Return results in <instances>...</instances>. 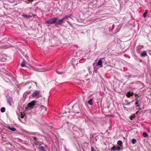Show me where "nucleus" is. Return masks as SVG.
Instances as JSON below:
<instances>
[{
    "mask_svg": "<svg viewBox=\"0 0 151 151\" xmlns=\"http://www.w3.org/2000/svg\"><path fill=\"white\" fill-rule=\"evenodd\" d=\"M93 68H95V63H93Z\"/></svg>",
    "mask_w": 151,
    "mask_h": 151,
    "instance_id": "obj_35",
    "label": "nucleus"
},
{
    "mask_svg": "<svg viewBox=\"0 0 151 151\" xmlns=\"http://www.w3.org/2000/svg\"><path fill=\"white\" fill-rule=\"evenodd\" d=\"M136 142H137V141L135 139H132V143L133 144H135Z\"/></svg>",
    "mask_w": 151,
    "mask_h": 151,
    "instance_id": "obj_24",
    "label": "nucleus"
},
{
    "mask_svg": "<svg viewBox=\"0 0 151 151\" xmlns=\"http://www.w3.org/2000/svg\"><path fill=\"white\" fill-rule=\"evenodd\" d=\"M34 142H35V144H38L37 143H39V141H38V139H37V140H35V141Z\"/></svg>",
    "mask_w": 151,
    "mask_h": 151,
    "instance_id": "obj_28",
    "label": "nucleus"
},
{
    "mask_svg": "<svg viewBox=\"0 0 151 151\" xmlns=\"http://www.w3.org/2000/svg\"><path fill=\"white\" fill-rule=\"evenodd\" d=\"M68 15L65 16L63 17L62 19L63 21L65 19H67L68 17Z\"/></svg>",
    "mask_w": 151,
    "mask_h": 151,
    "instance_id": "obj_26",
    "label": "nucleus"
},
{
    "mask_svg": "<svg viewBox=\"0 0 151 151\" xmlns=\"http://www.w3.org/2000/svg\"><path fill=\"white\" fill-rule=\"evenodd\" d=\"M148 13V11L147 10H145V12L143 14V16L144 18H145L146 17V15Z\"/></svg>",
    "mask_w": 151,
    "mask_h": 151,
    "instance_id": "obj_18",
    "label": "nucleus"
},
{
    "mask_svg": "<svg viewBox=\"0 0 151 151\" xmlns=\"http://www.w3.org/2000/svg\"><path fill=\"white\" fill-rule=\"evenodd\" d=\"M1 111L2 112H4L5 111V108L4 107H2L1 109Z\"/></svg>",
    "mask_w": 151,
    "mask_h": 151,
    "instance_id": "obj_23",
    "label": "nucleus"
},
{
    "mask_svg": "<svg viewBox=\"0 0 151 151\" xmlns=\"http://www.w3.org/2000/svg\"><path fill=\"white\" fill-rule=\"evenodd\" d=\"M35 83L37 85V83L36 82H35Z\"/></svg>",
    "mask_w": 151,
    "mask_h": 151,
    "instance_id": "obj_40",
    "label": "nucleus"
},
{
    "mask_svg": "<svg viewBox=\"0 0 151 151\" xmlns=\"http://www.w3.org/2000/svg\"><path fill=\"white\" fill-rule=\"evenodd\" d=\"M133 94L134 93L133 92L129 91L127 93L126 95L129 98L131 96H132Z\"/></svg>",
    "mask_w": 151,
    "mask_h": 151,
    "instance_id": "obj_11",
    "label": "nucleus"
},
{
    "mask_svg": "<svg viewBox=\"0 0 151 151\" xmlns=\"http://www.w3.org/2000/svg\"><path fill=\"white\" fill-rule=\"evenodd\" d=\"M39 149L40 151H45V147L42 146L41 145H39Z\"/></svg>",
    "mask_w": 151,
    "mask_h": 151,
    "instance_id": "obj_13",
    "label": "nucleus"
},
{
    "mask_svg": "<svg viewBox=\"0 0 151 151\" xmlns=\"http://www.w3.org/2000/svg\"><path fill=\"white\" fill-rule=\"evenodd\" d=\"M26 93H27V94H31V91H27Z\"/></svg>",
    "mask_w": 151,
    "mask_h": 151,
    "instance_id": "obj_29",
    "label": "nucleus"
},
{
    "mask_svg": "<svg viewBox=\"0 0 151 151\" xmlns=\"http://www.w3.org/2000/svg\"><path fill=\"white\" fill-rule=\"evenodd\" d=\"M143 47V46L142 45H139L138 46V47L137 51V52L139 53H140V50Z\"/></svg>",
    "mask_w": 151,
    "mask_h": 151,
    "instance_id": "obj_12",
    "label": "nucleus"
},
{
    "mask_svg": "<svg viewBox=\"0 0 151 151\" xmlns=\"http://www.w3.org/2000/svg\"><path fill=\"white\" fill-rule=\"evenodd\" d=\"M6 99L8 103L11 105V103L13 102L12 99L10 97H7Z\"/></svg>",
    "mask_w": 151,
    "mask_h": 151,
    "instance_id": "obj_9",
    "label": "nucleus"
},
{
    "mask_svg": "<svg viewBox=\"0 0 151 151\" xmlns=\"http://www.w3.org/2000/svg\"><path fill=\"white\" fill-rule=\"evenodd\" d=\"M147 55V54L145 51L143 52L141 54L140 56L142 57H144Z\"/></svg>",
    "mask_w": 151,
    "mask_h": 151,
    "instance_id": "obj_14",
    "label": "nucleus"
},
{
    "mask_svg": "<svg viewBox=\"0 0 151 151\" xmlns=\"http://www.w3.org/2000/svg\"><path fill=\"white\" fill-rule=\"evenodd\" d=\"M136 96H137V97H138L139 96H138V94H136Z\"/></svg>",
    "mask_w": 151,
    "mask_h": 151,
    "instance_id": "obj_38",
    "label": "nucleus"
},
{
    "mask_svg": "<svg viewBox=\"0 0 151 151\" xmlns=\"http://www.w3.org/2000/svg\"><path fill=\"white\" fill-rule=\"evenodd\" d=\"M134 118V116H132L131 117V118H130V119L131 120H132Z\"/></svg>",
    "mask_w": 151,
    "mask_h": 151,
    "instance_id": "obj_32",
    "label": "nucleus"
},
{
    "mask_svg": "<svg viewBox=\"0 0 151 151\" xmlns=\"http://www.w3.org/2000/svg\"><path fill=\"white\" fill-rule=\"evenodd\" d=\"M22 116H21V118H24V115H23L22 114Z\"/></svg>",
    "mask_w": 151,
    "mask_h": 151,
    "instance_id": "obj_33",
    "label": "nucleus"
},
{
    "mask_svg": "<svg viewBox=\"0 0 151 151\" xmlns=\"http://www.w3.org/2000/svg\"><path fill=\"white\" fill-rule=\"evenodd\" d=\"M120 147L118 146H113L111 149V150L113 151H119L120 150Z\"/></svg>",
    "mask_w": 151,
    "mask_h": 151,
    "instance_id": "obj_8",
    "label": "nucleus"
},
{
    "mask_svg": "<svg viewBox=\"0 0 151 151\" xmlns=\"http://www.w3.org/2000/svg\"><path fill=\"white\" fill-rule=\"evenodd\" d=\"M5 76H4V79L7 81H10L11 79L12 78V74L9 72H7L5 74Z\"/></svg>",
    "mask_w": 151,
    "mask_h": 151,
    "instance_id": "obj_2",
    "label": "nucleus"
},
{
    "mask_svg": "<svg viewBox=\"0 0 151 151\" xmlns=\"http://www.w3.org/2000/svg\"><path fill=\"white\" fill-rule=\"evenodd\" d=\"M26 63V61L25 60H23L21 64V66L22 67H24L26 66L25 64Z\"/></svg>",
    "mask_w": 151,
    "mask_h": 151,
    "instance_id": "obj_17",
    "label": "nucleus"
},
{
    "mask_svg": "<svg viewBox=\"0 0 151 151\" xmlns=\"http://www.w3.org/2000/svg\"><path fill=\"white\" fill-rule=\"evenodd\" d=\"M26 94V93H24V94Z\"/></svg>",
    "mask_w": 151,
    "mask_h": 151,
    "instance_id": "obj_41",
    "label": "nucleus"
},
{
    "mask_svg": "<svg viewBox=\"0 0 151 151\" xmlns=\"http://www.w3.org/2000/svg\"><path fill=\"white\" fill-rule=\"evenodd\" d=\"M57 72L59 74H61L62 73H63V72H62L61 73V72H59L58 71V70H57Z\"/></svg>",
    "mask_w": 151,
    "mask_h": 151,
    "instance_id": "obj_30",
    "label": "nucleus"
},
{
    "mask_svg": "<svg viewBox=\"0 0 151 151\" xmlns=\"http://www.w3.org/2000/svg\"><path fill=\"white\" fill-rule=\"evenodd\" d=\"M138 110L139 111L141 110V109L140 108H139Z\"/></svg>",
    "mask_w": 151,
    "mask_h": 151,
    "instance_id": "obj_36",
    "label": "nucleus"
},
{
    "mask_svg": "<svg viewBox=\"0 0 151 151\" xmlns=\"http://www.w3.org/2000/svg\"><path fill=\"white\" fill-rule=\"evenodd\" d=\"M35 14L34 15H33V16H35Z\"/></svg>",
    "mask_w": 151,
    "mask_h": 151,
    "instance_id": "obj_42",
    "label": "nucleus"
},
{
    "mask_svg": "<svg viewBox=\"0 0 151 151\" xmlns=\"http://www.w3.org/2000/svg\"><path fill=\"white\" fill-rule=\"evenodd\" d=\"M135 100L136 101L135 104H137L136 107H139L141 105L140 101H139V100L137 97L135 98Z\"/></svg>",
    "mask_w": 151,
    "mask_h": 151,
    "instance_id": "obj_7",
    "label": "nucleus"
},
{
    "mask_svg": "<svg viewBox=\"0 0 151 151\" xmlns=\"http://www.w3.org/2000/svg\"><path fill=\"white\" fill-rule=\"evenodd\" d=\"M55 24L56 25H61L63 23V21L62 19H58L57 17H55Z\"/></svg>",
    "mask_w": 151,
    "mask_h": 151,
    "instance_id": "obj_5",
    "label": "nucleus"
},
{
    "mask_svg": "<svg viewBox=\"0 0 151 151\" xmlns=\"http://www.w3.org/2000/svg\"><path fill=\"white\" fill-rule=\"evenodd\" d=\"M33 139H34V140H35H35H37V137H33Z\"/></svg>",
    "mask_w": 151,
    "mask_h": 151,
    "instance_id": "obj_31",
    "label": "nucleus"
},
{
    "mask_svg": "<svg viewBox=\"0 0 151 151\" xmlns=\"http://www.w3.org/2000/svg\"><path fill=\"white\" fill-rule=\"evenodd\" d=\"M125 103H127V104H126V105H129L131 103V102H129L127 100H125Z\"/></svg>",
    "mask_w": 151,
    "mask_h": 151,
    "instance_id": "obj_25",
    "label": "nucleus"
},
{
    "mask_svg": "<svg viewBox=\"0 0 151 151\" xmlns=\"http://www.w3.org/2000/svg\"><path fill=\"white\" fill-rule=\"evenodd\" d=\"M40 91L39 90L38 91H36L34 92L31 95L33 97H35L36 96H38L37 98H38L39 96V95L40 93Z\"/></svg>",
    "mask_w": 151,
    "mask_h": 151,
    "instance_id": "obj_6",
    "label": "nucleus"
},
{
    "mask_svg": "<svg viewBox=\"0 0 151 151\" xmlns=\"http://www.w3.org/2000/svg\"><path fill=\"white\" fill-rule=\"evenodd\" d=\"M142 135L143 137H145L147 138L148 137V135L147 133L145 132H144L143 133Z\"/></svg>",
    "mask_w": 151,
    "mask_h": 151,
    "instance_id": "obj_19",
    "label": "nucleus"
},
{
    "mask_svg": "<svg viewBox=\"0 0 151 151\" xmlns=\"http://www.w3.org/2000/svg\"><path fill=\"white\" fill-rule=\"evenodd\" d=\"M7 128L9 129L12 131L13 132L15 131L16 130V129L14 128H11L9 126L7 127Z\"/></svg>",
    "mask_w": 151,
    "mask_h": 151,
    "instance_id": "obj_15",
    "label": "nucleus"
},
{
    "mask_svg": "<svg viewBox=\"0 0 151 151\" xmlns=\"http://www.w3.org/2000/svg\"><path fill=\"white\" fill-rule=\"evenodd\" d=\"M117 144L119 146H122V141L121 140H119L117 142Z\"/></svg>",
    "mask_w": 151,
    "mask_h": 151,
    "instance_id": "obj_20",
    "label": "nucleus"
},
{
    "mask_svg": "<svg viewBox=\"0 0 151 151\" xmlns=\"http://www.w3.org/2000/svg\"><path fill=\"white\" fill-rule=\"evenodd\" d=\"M37 101L36 100L32 101L31 103H29L27 105L28 108L32 109L35 105V104L37 102Z\"/></svg>",
    "mask_w": 151,
    "mask_h": 151,
    "instance_id": "obj_4",
    "label": "nucleus"
},
{
    "mask_svg": "<svg viewBox=\"0 0 151 151\" xmlns=\"http://www.w3.org/2000/svg\"><path fill=\"white\" fill-rule=\"evenodd\" d=\"M22 16H23V17H24V18H29V16L27 15L26 14H23L22 15Z\"/></svg>",
    "mask_w": 151,
    "mask_h": 151,
    "instance_id": "obj_22",
    "label": "nucleus"
},
{
    "mask_svg": "<svg viewBox=\"0 0 151 151\" xmlns=\"http://www.w3.org/2000/svg\"><path fill=\"white\" fill-rule=\"evenodd\" d=\"M121 27L119 26H117L114 27V24L113 25L112 27L109 28H107L109 30V33L111 35H113L119 31Z\"/></svg>",
    "mask_w": 151,
    "mask_h": 151,
    "instance_id": "obj_1",
    "label": "nucleus"
},
{
    "mask_svg": "<svg viewBox=\"0 0 151 151\" xmlns=\"http://www.w3.org/2000/svg\"><path fill=\"white\" fill-rule=\"evenodd\" d=\"M103 59V58H101L100 60H99L98 61V62L97 65L100 66V67H102L103 66L102 65V59Z\"/></svg>",
    "mask_w": 151,
    "mask_h": 151,
    "instance_id": "obj_10",
    "label": "nucleus"
},
{
    "mask_svg": "<svg viewBox=\"0 0 151 151\" xmlns=\"http://www.w3.org/2000/svg\"><path fill=\"white\" fill-rule=\"evenodd\" d=\"M139 111H137V112H136V114H138V113Z\"/></svg>",
    "mask_w": 151,
    "mask_h": 151,
    "instance_id": "obj_37",
    "label": "nucleus"
},
{
    "mask_svg": "<svg viewBox=\"0 0 151 151\" xmlns=\"http://www.w3.org/2000/svg\"><path fill=\"white\" fill-rule=\"evenodd\" d=\"M55 17L52 18L46 21L45 23L46 24H55Z\"/></svg>",
    "mask_w": 151,
    "mask_h": 151,
    "instance_id": "obj_3",
    "label": "nucleus"
},
{
    "mask_svg": "<svg viewBox=\"0 0 151 151\" xmlns=\"http://www.w3.org/2000/svg\"><path fill=\"white\" fill-rule=\"evenodd\" d=\"M93 99H90L88 101V103L89 105H92L93 104V103H92Z\"/></svg>",
    "mask_w": 151,
    "mask_h": 151,
    "instance_id": "obj_16",
    "label": "nucleus"
},
{
    "mask_svg": "<svg viewBox=\"0 0 151 151\" xmlns=\"http://www.w3.org/2000/svg\"><path fill=\"white\" fill-rule=\"evenodd\" d=\"M91 151H96L95 148L93 147H91Z\"/></svg>",
    "mask_w": 151,
    "mask_h": 151,
    "instance_id": "obj_27",
    "label": "nucleus"
},
{
    "mask_svg": "<svg viewBox=\"0 0 151 151\" xmlns=\"http://www.w3.org/2000/svg\"><path fill=\"white\" fill-rule=\"evenodd\" d=\"M88 70L89 71H90V68L89 67H88Z\"/></svg>",
    "mask_w": 151,
    "mask_h": 151,
    "instance_id": "obj_34",
    "label": "nucleus"
},
{
    "mask_svg": "<svg viewBox=\"0 0 151 151\" xmlns=\"http://www.w3.org/2000/svg\"><path fill=\"white\" fill-rule=\"evenodd\" d=\"M8 47V46L7 45H5L3 46L0 47V49H2L4 48H6Z\"/></svg>",
    "mask_w": 151,
    "mask_h": 151,
    "instance_id": "obj_21",
    "label": "nucleus"
},
{
    "mask_svg": "<svg viewBox=\"0 0 151 151\" xmlns=\"http://www.w3.org/2000/svg\"><path fill=\"white\" fill-rule=\"evenodd\" d=\"M95 72H96L97 71L96 70H95Z\"/></svg>",
    "mask_w": 151,
    "mask_h": 151,
    "instance_id": "obj_39",
    "label": "nucleus"
}]
</instances>
